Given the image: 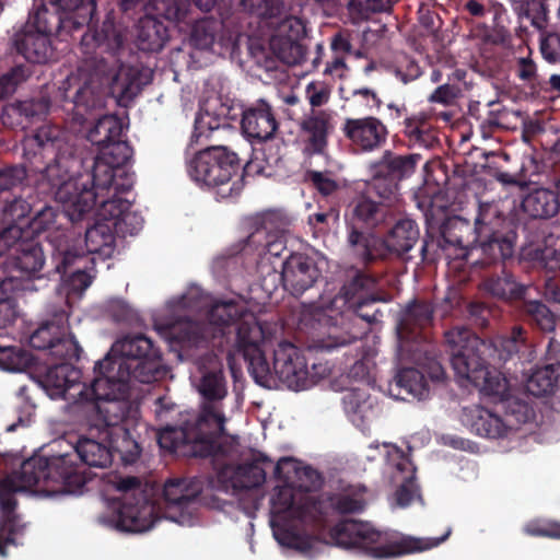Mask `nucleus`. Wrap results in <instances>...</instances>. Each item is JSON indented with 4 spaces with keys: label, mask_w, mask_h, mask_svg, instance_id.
<instances>
[{
    "label": "nucleus",
    "mask_w": 560,
    "mask_h": 560,
    "mask_svg": "<svg viewBox=\"0 0 560 560\" xmlns=\"http://www.w3.org/2000/svg\"><path fill=\"white\" fill-rule=\"evenodd\" d=\"M422 399H424V394L428 390L427 388V380H430L434 384L443 383L446 378L445 370L442 363L438 360L436 357H432L429 354V351L425 350L422 353Z\"/></svg>",
    "instance_id": "6e6d98bb"
},
{
    "label": "nucleus",
    "mask_w": 560,
    "mask_h": 560,
    "mask_svg": "<svg viewBox=\"0 0 560 560\" xmlns=\"http://www.w3.org/2000/svg\"><path fill=\"white\" fill-rule=\"evenodd\" d=\"M377 167L383 168L392 177L404 178L415 173L417 167L416 155H394L386 151L381 161L376 163Z\"/></svg>",
    "instance_id": "a18cd8bd"
},
{
    "label": "nucleus",
    "mask_w": 560,
    "mask_h": 560,
    "mask_svg": "<svg viewBox=\"0 0 560 560\" xmlns=\"http://www.w3.org/2000/svg\"><path fill=\"white\" fill-rule=\"evenodd\" d=\"M342 400L351 422L362 431L368 429L375 418L376 411L365 390L360 387L351 388Z\"/></svg>",
    "instance_id": "2f4dec72"
},
{
    "label": "nucleus",
    "mask_w": 560,
    "mask_h": 560,
    "mask_svg": "<svg viewBox=\"0 0 560 560\" xmlns=\"http://www.w3.org/2000/svg\"><path fill=\"white\" fill-rule=\"evenodd\" d=\"M422 209L429 198V205L424 211L425 240L422 244V260L425 258L428 247L434 243L443 250L459 249L462 254L456 257L471 255L475 243V226L471 228L468 220L460 217L448 215V203L442 187L447 183L448 175L441 159H432L422 166Z\"/></svg>",
    "instance_id": "423d86ee"
},
{
    "label": "nucleus",
    "mask_w": 560,
    "mask_h": 560,
    "mask_svg": "<svg viewBox=\"0 0 560 560\" xmlns=\"http://www.w3.org/2000/svg\"><path fill=\"white\" fill-rule=\"evenodd\" d=\"M276 476L277 485L270 495L273 537L280 546L306 558L322 555L328 544L306 532V528L319 527L323 514L316 494L312 492L316 472L294 458L283 457L277 463Z\"/></svg>",
    "instance_id": "7ed1b4c3"
},
{
    "label": "nucleus",
    "mask_w": 560,
    "mask_h": 560,
    "mask_svg": "<svg viewBox=\"0 0 560 560\" xmlns=\"http://www.w3.org/2000/svg\"><path fill=\"white\" fill-rule=\"evenodd\" d=\"M395 74L402 83L406 84L409 81L418 79L420 75V67L415 59H410L407 56H400L397 60Z\"/></svg>",
    "instance_id": "680f3d73"
},
{
    "label": "nucleus",
    "mask_w": 560,
    "mask_h": 560,
    "mask_svg": "<svg viewBox=\"0 0 560 560\" xmlns=\"http://www.w3.org/2000/svg\"><path fill=\"white\" fill-rule=\"evenodd\" d=\"M83 478L72 467L69 455L50 459L32 457L25 460L20 470L0 481V556H7V549L15 546L24 529L14 514V493L33 491L37 494L51 497L55 494L74 493L72 485L81 487Z\"/></svg>",
    "instance_id": "20e7f679"
},
{
    "label": "nucleus",
    "mask_w": 560,
    "mask_h": 560,
    "mask_svg": "<svg viewBox=\"0 0 560 560\" xmlns=\"http://www.w3.org/2000/svg\"><path fill=\"white\" fill-rule=\"evenodd\" d=\"M468 319L478 328H486L491 317V308L483 302L474 301L467 306Z\"/></svg>",
    "instance_id": "e2e57ef3"
},
{
    "label": "nucleus",
    "mask_w": 560,
    "mask_h": 560,
    "mask_svg": "<svg viewBox=\"0 0 560 560\" xmlns=\"http://www.w3.org/2000/svg\"><path fill=\"white\" fill-rule=\"evenodd\" d=\"M10 247L0 249V256L8 253L10 261L7 262L8 276L15 277L13 287L16 290H33L31 280L44 266L43 249L31 237H22L15 244L9 241Z\"/></svg>",
    "instance_id": "aec40b11"
},
{
    "label": "nucleus",
    "mask_w": 560,
    "mask_h": 560,
    "mask_svg": "<svg viewBox=\"0 0 560 560\" xmlns=\"http://www.w3.org/2000/svg\"><path fill=\"white\" fill-rule=\"evenodd\" d=\"M331 128V114L328 112H315L306 117L302 122V130L307 142L306 150L313 153L323 152Z\"/></svg>",
    "instance_id": "473e14b6"
},
{
    "label": "nucleus",
    "mask_w": 560,
    "mask_h": 560,
    "mask_svg": "<svg viewBox=\"0 0 560 560\" xmlns=\"http://www.w3.org/2000/svg\"><path fill=\"white\" fill-rule=\"evenodd\" d=\"M81 372L68 363L50 368L47 373L36 382L51 399H66L73 404H84V411L89 404L102 402L92 393L93 383L86 387L80 382Z\"/></svg>",
    "instance_id": "f3484780"
},
{
    "label": "nucleus",
    "mask_w": 560,
    "mask_h": 560,
    "mask_svg": "<svg viewBox=\"0 0 560 560\" xmlns=\"http://www.w3.org/2000/svg\"><path fill=\"white\" fill-rule=\"evenodd\" d=\"M511 220L503 217L493 202H479L475 219V236L471 253L479 250L476 265L490 267L512 259L517 234Z\"/></svg>",
    "instance_id": "f8f14e48"
},
{
    "label": "nucleus",
    "mask_w": 560,
    "mask_h": 560,
    "mask_svg": "<svg viewBox=\"0 0 560 560\" xmlns=\"http://www.w3.org/2000/svg\"><path fill=\"white\" fill-rule=\"evenodd\" d=\"M80 261L81 259H72V261L68 264L67 268H61V270L56 267L57 271L62 273L63 284L67 288L68 293L80 294L92 283L93 276L91 273L82 270L81 268L73 271L70 270L74 262Z\"/></svg>",
    "instance_id": "603ef678"
},
{
    "label": "nucleus",
    "mask_w": 560,
    "mask_h": 560,
    "mask_svg": "<svg viewBox=\"0 0 560 560\" xmlns=\"http://www.w3.org/2000/svg\"><path fill=\"white\" fill-rule=\"evenodd\" d=\"M199 377L192 383L205 398L199 413V428H206L208 434H224L225 423L238 408L237 399H225L228 390L220 362L211 358L209 366L200 368Z\"/></svg>",
    "instance_id": "4468645a"
},
{
    "label": "nucleus",
    "mask_w": 560,
    "mask_h": 560,
    "mask_svg": "<svg viewBox=\"0 0 560 560\" xmlns=\"http://www.w3.org/2000/svg\"><path fill=\"white\" fill-rule=\"evenodd\" d=\"M221 25L211 20H202L192 28L190 42L198 49L208 50L215 44V34Z\"/></svg>",
    "instance_id": "864d4df0"
},
{
    "label": "nucleus",
    "mask_w": 560,
    "mask_h": 560,
    "mask_svg": "<svg viewBox=\"0 0 560 560\" xmlns=\"http://www.w3.org/2000/svg\"><path fill=\"white\" fill-rule=\"evenodd\" d=\"M223 434H208L206 428H199V417L191 424L185 427H170L161 429L158 441L162 448L191 453L196 456H208L219 451L218 440Z\"/></svg>",
    "instance_id": "a211bd4d"
},
{
    "label": "nucleus",
    "mask_w": 560,
    "mask_h": 560,
    "mask_svg": "<svg viewBox=\"0 0 560 560\" xmlns=\"http://www.w3.org/2000/svg\"><path fill=\"white\" fill-rule=\"evenodd\" d=\"M240 316L236 329L235 349L248 364V372L257 384L270 381L269 362L264 348L271 338L268 325L257 320L247 312L243 301L212 302L200 288L190 287L179 298L170 300L154 315L155 328L165 336L180 342L197 345L224 332V327Z\"/></svg>",
    "instance_id": "f03ea898"
},
{
    "label": "nucleus",
    "mask_w": 560,
    "mask_h": 560,
    "mask_svg": "<svg viewBox=\"0 0 560 560\" xmlns=\"http://www.w3.org/2000/svg\"><path fill=\"white\" fill-rule=\"evenodd\" d=\"M353 217L360 222L374 225L381 221L383 215L380 207L373 200L366 196H361L353 207Z\"/></svg>",
    "instance_id": "4d7b16f0"
},
{
    "label": "nucleus",
    "mask_w": 560,
    "mask_h": 560,
    "mask_svg": "<svg viewBox=\"0 0 560 560\" xmlns=\"http://www.w3.org/2000/svg\"><path fill=\"white\" fill-rule=\"evenodd\" d=\"M25 78L26 73L21 67H18L11 72L3 74L0 78V98H4L11 95L15 91L19 82L23 81Z\"/></svg>",
    "instance_id": "338daca9"
},
{
    "label": "nucleus",
    "mask_w": 560,
    "mask_h": 560,
    "mask_svg": "<svg viewBox=\"0 0 560 560\" xmlns=\"http://www.w3.org/2000/svg\"><path fill=\"white\" fill-rule=\"evenodd\" d=\"M540 52L549 62L560 61V35L547 34L540 42Z\"/></svg>",
    "instance_id": "69168bd1"
},
{
    "label": "nucleus",
    "mask_w": 560,
    "mask_h": 560,
    "mask_svg": "<svg viewBox=\"0 0 560 560\" xmlns=\"http://www.w3.org/2000/svg\"><path fill=\"white\" fill-rule=\"evenodd\" d=\"M265 480V474L258 466H225L218 474V486L224 492L257 487Z\"/></svg>",
    "instance_id": "c756f323"
},
{
    "label": "nucleus",
    "mask_w": 560,
    "mask_h": 560,
    "mask_svg": "<svg viewBox=\"0 0 560 560\" xmlns=\"http://www.w3.org/2000/svg\"><path fill=\"white\" fill-rule=\"evenodd\" d=\"M560 377V366L545 364L537 369L527 380V390L536 397H544L553 393Z\"/></svg>",
    "instance_id": "a19ab883"
},
{
    "label": "nucleus",
    "mask_w": 560,
    "mask_h": 560,
    "mask_svg": "<svg viewBox=\"0 0 560 560\" xmlns=\"http://www.w3.org/2000/svg\"><path fill=\"white\" fill-rule=\"evenodd\" d=\"M539 165L536 163L534 159H530L528 166L523 164L518 178H516L513 175L502 174L501 180L504 183L514 184L518 186L539 185Z\"/></svg>",
    "instance_id": "13d9d810"
},
{
    "label": "nucleus",
    "mask_w": 560,
    "mask_h": 560,
    "mask_svg": "<svg viewBox=\"0 0 560 560\" xmlns=\"http://www.w3.org/2000/svg\"><path fill=\"white\" fill-rule=\"evenodd\" d=\"M32 355L19 347L0 346V369L22 372L32 363Z\"/></svg>",
    "instance_id": "8fccbe9b"
},
{
    "label": "nucleus",
    "mask_w": 560,
    "mask_h": 560,
    "mask_svg": "<svg viewBox=\"0 0 560 560\" xmlns=\"http://www.w3.org/2000/svg\"><path fill=\"white\" fill-rule=\"evenodd\" d=\"M161 357L142 335L117 340L95 366L92 393L101 399L127 398L132 380L150 383L161 373Z\"/></svg>",
    "instance_id": "39448f33"
},
{
    "label": "nucleus",
    "mask_w": 560,
    "mask_h": 560,
    "mask_svg": "<svg viewBox=\"0 0 560 560\" xmlns=\"http://www.w3.org/2000/svg\"><path fill=\"white\" fill-rule=\"evenodd\" d=\"M18 49L31 62L42 63L51 57L48 36L44 32H26L18 42Z\"/></svg>",
    "instance_id": "e433bc0d"
},
{
    "label": "nucleus",
    "mask_w": 560,
    "mask_h": 560,
    "mask_svg": "<svg viewBox=\"0 0 560 560\" xmlns=\"http://www.w3.org/2000/svg\"><path fill=\"white\" fill-rule=\"evenodd\" d=\"M420 388L419 372L416 369H402L389 386L390 394L400 400L418 399Z\"/></svg>",
    "instance_id": "c03bdc74"
},
{
    "label": "nucleus",
    "mask_w": 560,
    "mask_h": 560,
    "mask_svg": "<svg viewBox=\"0 0 560 560\" xmlns=\"http://www.w3.org/2000/svg\"><path fill=\"white\" fill-rule=\"evenodd\" d=\"M369 460L382 457L386 464L385 474H388L393 482L399 485L395 493V502L398 506H407L417 489V467L397 445L393 443H372L365 454Z\"/></svg>",
    "instance_id": "dca6fc26"
},
{
    "label": "nucleus",
    "mask_w": 560,
    "mask_h": 560,
    "mask_svg": "<svg viewBox=\"0 0 560 560\" xmlns=\"http://www.w3.org/2000/svg\"><path fill=\"white\" fill-rule=\"evenodd\" d=\"M242 129L249 138L259 141L270 139L278 129L270 106L260 101L255 107L247 109L243 115Z\"/></svg>",
    "instance_id": "c85d7f7f"
},
{
    "label": "nucleus",
    "mask_w": 560,
    "mask_h": 560,
    "mask_svg": "<svg viewBox=\"0 0 560 560\" xmlns=\"http://www.w3.org/2000/svg\"><path fill=\"white\" fill-rule=\"evenodd\" d=\"M90 405H88V410L84 412L89 416L88 422L91 429H95L98 432V439L81 438L75 445V452L86 465L104 468L113 462L114 455L107 440H104V435H102L104 430L102 417L91 411Z\"/></svg>",
    "instance_id": "393cba45"
},
{
    "label": "nucleus",
    "mask_w": 560,
    "mask_h": 560,
    "mask_svg": "<svg viewBox=\"0 0 560 560\" xmlns=\"http://www.w3.org/2000/svg\"><path fill=\"white\" fill-rule=\"evenodd\" d=\"M303 31L304 26L296 18L290 16L281 22L278 30V36L271 39V47L277 51L278 57L282 61L287 63L295 61V58H292L288 50H299V47L294 43Z\"/></svg>",
    "instance_id": "f704fd0d"
},
{
    "label": "nucleus",
    "mask_w": 560,
    "mask_h": 560,
    "mask_svg": "<svg viewBox=\"0 0 560 560\" xmlns=\"http://www.w3.org/2000/svg\"><path fill=\"white\" fill-rule=\"evenodd\" d=\"M245 10L259 16L271 18L280 13V0H242Z\"/></svg>",
    "instance_id": "bf43d9fd"
},
{
    "label": "nucleus",
    "mask_w": 560,
    "mask_h": 560,
    "mask_svg": "<svg viewBox=\"0 0 560 560\" xmlns=\"http://www.w3.org/2000/svg\"><path fill=\"white\" fill-rule=\"evenodd\" d=\"M30 209L28 202L21 199L14 200L4 209L1 219L3 228L0 231V249L10 247V240L15 244L22 237H31V220L26 218Z\"/></svg>",
    "instance_id": "cd10ccee"
},
{
    "label": "nucleus",
    "mask_w": 560,
    "mask_h": 560,
    "mask_svg": "<svg viewBox=\"0 0 560 560\" xmlns=\"http://www.w3.org/2000/svg\"><path fill=\"white\" fill-rule=\"evenodd\" d=\"M518 18L530 20L532 25L542 30L547 22V8L541 0H510Z\"/></svg>",
    "instance_id": "09e8293b"
},
{
    "label": "nucleus",
    "mask_w": 560,
    "mask_h": 560,
    "mask_svg": "<svg viewBox=\"0 0 560 560\" xmlns=\"http://www.w3.org/2000/svg\"><path fill=\"white\" fill-rule=\"evenodd\" d=\"M38 147L39 154L51 161L44 170L43 179L66 207L71 219L81 218L92 210L96 198H122L132 187V178L124 165L131 156V148L120 138L101 147L93 174H81V162L72 154V148L59 129L44 127L26 140V147Z\"/></svg>",
    "instance_id": "f257e3e1"
},
{
    "label": "nucleus",
    "mask_w": 560,
    "mask_h": 560,
    "mask_svg": "<svg viewBox=\"0 0 560 560\" xmlns=\"http://www.w3.org/2000/svg\"><path fill=\"white\" fill-rule=\"evenodd\" d=\"M97 70L94 73L79 70L69 74L59 86L62 95L69 100L73 110V120L80 124L89 119L92 109L104 105V96L110 93L119 103L126 104L138 95L141 88L151 81L149 69H139L128 65H117L108 72Z\"/></svg>",
    "instance_id": "0eeeda50"
},
{
    "label": "nucleus",
    "mask_w": 560,
    "mask_h": 560,
    "mask_svg": "<svg viewBox=\"0 0 560 560\" xmlns=\"http://www.w3.org/2000/svg\"><path fill=\"white\" fill-rule=\"evenodd\" d=\"M196 5L202 11H209L214 5V0H195ZM162 10L167 20L180 21L189 9V0H163Z\"/></svg>",
    "instance_id": "5fc2aeb1"
},
{
    "label": "nucleus",
    "mask_w": 560,
    "mask_h": 560,
    "mask_svg": "<svg viewBox=\"0 0 560 560\" xmlns=\"http://www.w3.org/2000/svg\"><path fill=\"white\" fill-rule=\"evenodd\" d=\"M336 509L341 513H353L363 509L364 499L361 494L346 492L339 495L335 501Z\"/></svg>",
    "instance_id": "774afa93"
},
{
    "label": "nucleus",
    "mask_w": 560,
    "mask_h": 560,
    "mask_svg": "<svg viewBox=\"0 0 560 560\" xmlns=\"http://www.w3.org/2000/svg\"><path fill=\"white\" fill-rule=\"evenodd\" d=\"M483 287L491 295L502 300H523L526 291V288L518 284L504 266L501 275L487 278Z\"/></svg>",
    "instance_id": "58836bf2"
},
{
    "label": "nucleus",
    "mask_w": 560,
    "mask_h": 560,
    "mask_svg": "<svg viewBox=\"0 0 560 560\" xmlns=\"http://www.w3.org/2000/svg\"><path fill=\"white\" fill-rule=\"evenodd\" d=\"M330 542L345 548L358 549L375 559L401 557L420 549L417 537L397 532H380L368 523L346 520L329 533Z\"/></svg>",
    "instance_id": "9d476101"
},
{
    "label": "nucleus",
    "mask_w": 560,
    "mask_h": 560,
    "mask_svg": "<svg viewBox=\"0 0 560 560\" xmlns=\"http://www.w3.org/2000/svg\"><path fill=\"white\" fill-rule=\"evenodd\" d=\"M56 200L60 203L57 198ZM61 205L63 207V213H58L52 207L48 206L37 211L32 218L28 229L31 237L42 232L48 233L47 240L52 247V258L57 261V268L59 270L67 268L71 256L70 235L63 230V221L66 218L72 222L82 220L85 213L91 211H85L81 218L71 219L66 211L65 205L62 202Z\"/></svg>",
    "instance_id": "6ab92c4d"
},
{
    "label": "nucleus",
    "mask_w": 560,
    "mask_h": 560,
    "mask_svg": "<svg viewBox=\"0 0 560 560\" xmlns=\"http://www.w3.org/2000/svg\"><path fill=\"white\" fill-rule=\"evenodd\" d=\"M342 130L350 142L362 151H373L385 141L386 127L374 117L349 118Z\"/></svg>",
    "instance_id": "a878e982"
},
{
    "label": "nucleus",
    "mask_w": 560,
    "mask_h": 560,
    "mask_svg": "<svg viewBox=\"0 0 560 560\" xmlns=\"http://www.w3.org/2000/svg\"><path fill=\"white\" fill-rule=\"evenodd\" d=\"M270 381L259 384L272 388L278 381L293 390L308 387V370L300 350L290 342H280L273 352V364H269Z\"/></svg>",
    "instance_id": "412c9836"
},
{
    "label": "nucleus",
    "mask_w": 560,
    "mask_h": 560,
    "mask_svg": "<svg viewBox=\"0 0 560 560\" xmlns=\"http://www.w3.org/2000/svg\"><path fill=\"white\" fill-rule=\"evenodd\" d=\"M14 279L15 277L12 276L0 281V330L11 326L20 314L15 301L9 295L18 291L13 287Z\"/></svg>",
    "instance_id": "49530a36"
},
{
    "label": "nucleus",
    "mask_w": 560,
    "mask_h": 560,
    "mask_svg": "<svg viewBox=\"0 0 560 560\" xmlns=\"http://www.w3.org/2000/svg\"><path fill=\"white\" fill-rule=\"evenodd\" d=\"M305 96L312 107H319L329 101L330 89L323 81H312L305 88Z\"/></svg>",
    "instance_id": "052dcab7"
},
{
    "label": "nucleus",
    "mask_w": 560,
    "mask_h": 560,
    "mask_svg": "<svg viewBox=\"0 0 560 560\" xmlns=\"http://www.w3.org/2000/svg\"><path fill=\"white\" fill-rule=\"evenodd\" d=\"M167 38V28L162 22L152 16L140 20L137 44L141 50L158 51L163 48Z\"/></svg>",
    "instance_id": "c9c22d12"
},
{
    "label": "nucleus",
    "mask_w": 560,
    "mask_h": 560,
    "mask_svg": "<svg viewBox=\"0 0 560 560\" xmlns=\"http://www.w3.org/2000/svg\"><path fill=\"white\" fill-rule=\"evenodd\" d=\"M384 170L377 167V164L372 166L373 177L369 184L372 189L384 202L393 205L398 200V185L394 177L389 174L384 175Z\"/></svg>",
    "instance_id": "de8ad7c7"
},
{
    "label": "nucleus",
    "mask_w": 560,
    "mask_h": 560,
    "mask_svg": "<svg viewBox=\"0 0 560 560\" xmlns=\"http://www.w3.org/2000/svg\"><path fill=\"white\" fill-rule=\"evenodd\" d=\"M30 343L39 350H50L56 357L78 359L80 347L68 331L65 318L40 325L31 336Z\"/></svg>",
    "instance_id": "5701e85b"
},
{
    "label": "nucleus",
    "mask_w": 560,
    "mask_h": 560,
    "mask_svg": "<svg viewBox=\"0 0 560 560\" xmlns=\"http://www.w3.org/2000/svg\"><path fill=\"white\" fill-rule=\"evenodd\" d=\"M200 492L198 485L188 479L170 480L164 486L165 518L182 526L196 522L194 500Z\"/></svg>",
    "instance_id": "4be33fe9"
},
{
    "label": "nucleus",
    "mask_w": 560,
    "mask_h": 560,
    "mask_svg": "<svg viewBox=\"0 0 560 560\" xmlns=\"http://www.w3.org/2000/svg\"><path fill=\"white\" fill-rule=\"evenodd\" d=\"M501 357L505 360L517 355L523 361L533 360V348L527 339V331L522 326H514L500 341Z\"/></svg>",
    "instance_id": "ea45409f"
},
{
    "label": "nucleus",
    "mask_w": 560,
    "mask_h": 560,
    "mask_svg": "<svg viewBox=\"0 0 560 560\" xmlns=\"http://www.w3.org/2000/svg\"><path fill=\"white\" fill-rule=\"evenodd\" d=\"M521 206L530 218L547 219L558 213L560 201L555 191L537 188L523 198Z\"/></svg>",
    "instance_id": "72a5a7b5"
},
{
    "label": "nucleus",
    "mask_w": 560,
    "mask_h": 560,
    "mask_svg": "<svg viewBox=\"0 0 560 560\" xmlns=\"http://www.w3.org/2000/svg\"><path fill=\"white\" fill-rule=\"evenodd\" d=\"M539 265L548 271L560 270V246L558 248L546 246L535 252Z\"/></svg>",
    "instance_id": "0e129e2a"
},
{
    "label": "nucleus",
    "mask_w": 560,
    "mask_h": 560,
    "mask_svg": "<svg viewBox=\"0 0 560 560\" xmlns=\"http://www.w3.org/2000/svg\"><path fill=\"white\" fill-rule=\"evenodd\" d=\"M90 410L102 417V435L113 454L117 453L125 464L135 463L140 455L135 433L142 425L138 405L127 398L102 399V402L91 404Z\"/></svg>",
    "instance_id": "9b49d317"
},
{
    "label": "nucleus",
    "mask_w": 560,
    "mask_h": 560,
    "mask_svg": "<svg viewBox=\"0 0 560 560\" xmlns=\"http://www.w3.org/2000/svg\"><path fill=\"white\" fill-rule=\"evenodd\" d=\"M444 338L457 377L469 381L488 395H501L505 390V383L489 371V342L466 327H454L444 332Z\"/></svg>",
    "instance_id": "1a4fd4ad"
},
{
    "label": "nucleus",
    "mask_w": 560,
    "mask_h": 560,
    "mask_svg": "<svg viewBox=\"0 0 560 560\" xmlns=\"http://www.w3.org/2000/svg\"><path fill=\"white\" fill-rule=\"evenodd\" d=\"M187 172L198 185L218 188L222 199L237 196L243 188L238 158L225 147L196 153L187 161Z\"/></svg>",
    "instance_id": "ddd939ff"
},
{
    "label": "nucleus",
    "mask_w": 560,
    "mask_h": 560,
    "mask_svg": "<svg viewBox=\"0 0 560 560\" xmlns=\"http://www.w3.org/2000/svg\"><path fill=\"white\" fill-rule=\"evenodd\" d=\"M122 124L113 115H104L88 130L86 138L98 147L121 138Z\"/></svg>",
    "instance_id": "37998d69"
},
{
    "label": "nucleus",
    "mask_w": 560,
    "mask_h": 560,
    "mask_svg": "<svg viewBox=\"0 0 560 560\" xmlns=\"http://www.w3.org/2000/svg\"><path fill=\"white\" fill-rule=\"evenodd\" d=\"M319 275L320 270L314 257L292 254L283 262L281 278L284 289L299 295L312 288Z\"/></svg>",
    "instance_id": "b1692460"
},
{
    "label": "nucleus",
    "mask_w": 560,
    "mask_h": 560,
    "mask_svg": "<svg viewBox=\"0 0 560 560\" xmlns=\"http://www.w3.org/2000/svg\"><path fill=\"white\" fill-rule=\"evenodd\" d=\"M520 308L524 319L530 325L546 332L553 331L556 326L555 314L541 301L523 300Z\"/></svg>",
    "instance_id": "79ce46f5"
},
{
    "label": "nucleus",
    "mask_w": 560,
    "mask_h": 560,
    "mask_svg": "<svg viewBox=\"0 0 560 560\" xmlns=\"http://www.w3.org/2000/svg\"><path fill=\"white\" fill-rule=\"evenodd\" d=\"M462 421L471 432L486 439L505 438L511 430L500 416L478 405L465 407Z\"/></svg>",
    "instance_id": "bb28decb"
},
{
    "label": "nucleus",
    "mask_w": 560,
    "mask_h": 560,
    "mask_svg": "<svg viewBox=\"0 0 560 560\" xmlns=\"http://www.w3.org/2000/svg\"><path fill=\"white\" fill-rule=\"evenodd\" d=\"M419 238L416 221L404 219L396 223L385 238L386 247L397 254L410 250Z\"/></svg>",
    "instance_id": "4c0bfd02"
},
{
    "label": "nucleus",
    "mask_w": 560,
    "mask_h": 560,
    "mask_svg": "<svg viewBox=\"0 0 560 560\" xmlns=\"http://www.w3.org/2000/svg\"><path fill=\"white\" fill-rule=\"evenodd\" d=\"M231 107L219 96H211L202 102L195 120V131L198 136H208L213 130L229 125Z\"/></svg>",
    "instance_id": "7c9ffc66"
},
{
    "label": "nucleus",
    "mask_w": 560,
    "mask_h": 560,
    "mask_svg": "<svg viewBox=\"0 0 560 560\" xmlns=\"http://www.w3.org/2000/svg\"><path fill=\"white\" fill-rule=\"evenodd\" d=\"M120 493L113 502V516H101L106 526L128 533H143L153 527L156 516L154 505L147 500L136 477L120 478L115 482Z\"/></svg>",
    "instance_id": "2eb2a0df"
},
{
    "label": "nucleus",
    "mask_w": 560,
    "mask_h": 560,
    "mask_svg": "<svg viewBox=\"0 0 560 560\" xmlns=\"http://www.w3.org/2000/svg\"><path fill=\"white\" fill-rule=\"evenodd\" d=\"M420 306L416 301H411L400 312L397 322V336L399 339V347L402 349L405 342L410 338L411 331L419 325Z\"/></svg>",
    "instance_id": "3c124183"
},
{
    "label": "nucleus",
    "mask_w": 560,
    "mask_h": 560,
    "mask_svg": "<svg viewBox=\"0 0 560 560\" xmlns=\"http://www.w3.org/2000/svg\"><path fill=\"white\" fill-rule=\"evenodd\" d=\"M100 202L96 223L86 230L84 247H77L70 238V262L72 259H82L89 254H98L109 258L116 249V234H136L142 228V218L130 210V202L125 198L103 197L96 198Z\"/></svg>",
    "instance_id": "6e6552de"
}]
</instances>
